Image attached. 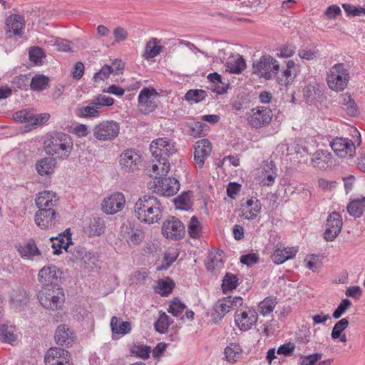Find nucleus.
<instances>
[{"mask_svg": "<svg viewBox=\"0 0 365 365\" xmlns=\"http://www.w3.org/2000/svg\"><path fill=\"white\" fill-rule=\"evenodd\" d=\"M134 213L142 222L154 224L163 217V208L160 200L153 195H143L135 204Z\"/></svg>", "mask_w": 365, "mask_h": 365, "instance_id": "obj_1", "label": "nucleus"}, {"mask_svg": "<svg viewBox=\"0 0 365 365\" xmlns=\"http://www.w3.org/2000/svg\"><path fill=\"white\" fill-rule=\"evenodd\" d=\"M350 79L349 71L344 63H336L327 73V81L329 87L335 91H341Z\"/></svg>", "mask_w": 365, "mask_h": 365, "instance_id": "obj_2", "label": "nucleus"}, {"mask_svg": "<svg viewBox=\"0 0 365 365\" xmlns=\"http://www.w3.org/2000/svg\"><path fill=\"white\" fill-rule=\"evenodd\" d=\"M38 299L44 308L55 310L63 305L64 294L63 289L58 287H42L38 293Z\"/></svg>", "mask_w": 365, "mask_h": 365, "instance_id": "obj_3", "label": "nucleus"}, {"mask_svg": "<svg viewBox=\"0 0 365 365\" xmlns=\"http://www.w3.org/2000/svg\"><path fill=\"white\" fill-rule=\"evenodd\" d=\"M253 73L267 80L277 76L279 71V63L270 55L262 56L252 64Z\"/></svg>", "mask_w": 365, "mask_h": 365, "instance_id": "obj_4", "label": "nucleus"}, {"mask_svg": "<svg viewBox=\"0 0 365 365\" xmlns=\"http://www.w3.org/2000/svg\"><path fill=\"white\" fill-rule=\"evenodd\" d=\"M47 148L50 153L53 152L61 157L67 158L73 148L71 137L64 133H54L48 140Z\"/></svg>", "mask_w": 365, "mask_h": 365, "instance_id": "obj_5", "label": "nucleus"}, {"mask_svg": "<svg viewBox=\"0 0 365 365\" xmlns=\"http://www.w3.org/2000/svg\"><path fill=\"white\" fill-rule=\"evenodd\" d=\"M120 132V125L114 120H105L96 125L93 128L95 138L101 141L112 140Z\"/></svg>", "mask_w": 365, "mask_h": 365, "instance_id": "obj_6", "label": "nucleus"}, {"mask_svg": "<svg viewBox=\"0 0 365 365\" xmlns=\"http://www.w3.org/2000/svg\"><path fill=\"white\" fill-rule=\"evenodd\" d=\"M162 234L168 239H181L185 234V226L178 218L170 216L163 223Z\"/></svg>", "mask_w": 365, "mask_h": 365, "instance_id": "obj_7", "label": "nucleus"}, {"mask_svg": "<svg viewBox=\"0 0 365 365\" xmlns=\"http://www.w3.org/2000/svg\"><path fill=\"white\" fill-rule=\"evenodd\" d=\"M272 116V111L269 108L258 106L250 110L247 120L251 127L259 128L269 124Z\"/></svg>", "mask_w": 365, "mask_h": 365, "instance_id": "obj_8", "label": "nucleus"}, {"mask_svg": "<svg viewBox=\"0 0 365 365\" xmlns=\"http://www.w3.org/2000/svg\"><path fill=\"white\" fill-rule=\"evenodd\" d=\"M34 221L41 229H52L59 224L60 215L54 209H41L35 213Z\"/></svg>", "mask_w": 365, "mask_h": 365, "instance_id": "obj_9", "label": "nucleus"}, {"mask_svg": "<svg viewBox=\"0 0 365 365\" xmlns=\"http://www.w3.org/2000/svg\"><path fill=\"white\" fill-rule=\"evenodd\" d=\"M141 156L133 150H126L120 156V169L125 173H135L140 170Z\"/></svg>", "mask_w": 365, "mask_h": 365, "instance_id": "obj_10", "label": "nucleus"}, {"mask_svg": "<svg viewBox=\"0 0 365 365\" xmlns=\"http://www.w3.org/2000/svg\"><path fill=\"white\" fill-rule=\"evenodd\" d=\"M60 270L55 265L43 267L38 274V279L42 287H56L60 282Z\"/></svg>", "mask_w": 365, "mask_h": 365, "instance_id": "obj_11", "label": "nucleus"}, {"mask_svg": "<svg viewBox=\"0 0 365 365\" xmlns=\"http://www.w3.org/2000/svg\"><path fill=\"white\" fill-rule=\"evenodd\" d=\"M156 91L153 88H144L138 96V107L141 113L148 114L157 108Z\"/></svg>", "mask_w": 365, "mask_h": 365, "instance_id": "obj_12", "label": "nucleus"}, {"mask_svg": "<svg viewBox=\"0 0 365 365\" xmlns=\"http://www.w3.org/2000/svg\"><path fill=\"white\" fill-rule=\"evenodd\" d=\"M121 236L125 239L128 245H139L145 237V233L141 225L135 226L132 223L123 224L121 227Z\"/></svg>", "mask_w": 365, "mask_h": 365, "instance_id": "obj_13", "label": "nucleus"}, {"mask_svg": "<svg viewBox=\"0 0 365 365\" xmlns=\"http://www.w3.org/2000/svg\"><path fill=\"white\" fill-rule=\"evenodd\" d=\"M125 199L121 192H114L103 200L102 210L108 215H113L121 211L125 206Z\"/></svg>", "mask_w": 365, "mask_h": 365, "instance_id": "obj_14", "label": "nucleus"}, {"mask_svg": "<svg viewBox=\"0 0 365 365\" xmlns=\"http://www.w3.org/2000/svg\"><path fill=\"white\" fill-rule=\"evenodd\" d=\"M342 218L336 212H332L327 217L326 230L324 233L326 241H333L340 233Z\"/></svg>", "mask_w": 365, "mask_h": 365, "instance_id": "obj_15", "label": "nucleus"}, {"mask_svg": "<svg viewBox=\"0 0 365 365\" xmlns=\"http://www.w3.org/2000/svg\"><path fill=\"white\" fill-rule=\"evenodd\" d=\"M24 27V19L19 14H11L6 19L5 31L10 38L14 35L22 37Z\"/></svg>", "mask_w": 365, "mask_h": 365, "instance_id": "obj_16", "label": "nucleus"}, {"mask_svg": "<svg viewBox=\"0 0 365 365\" xmlns=\"http://www.w3.org/2000/svg\"><path fill=\"white\" fill-rule=\"evenodd\" d=\"M69 352L60 347L51 348L44 357L46 365H68Z\"/></svg>", "mask_w": 365, "mask_h": 365, "instance_id": "obj_17", "label": "nucleus"}, {"mask_svg": "<svg viewBox=\"0 0 365 365\" xmlns=\"http://www.w3.org/2000/svg\"><path fill=\"white\" fill-rule=\"evenodd\" d=\"M180 188L178 180L174 178H159L155 183V192L164 196H173Z\"/></svg>", "mask_w": 365, "mask_h": 365, "instance_id": "obj_18", "label": "nucleus"}, {"mask_svg": "<svg viewBox=\"0 0 365 365\" xmlns=\"http://www.w3.org/2000/svg\"><path fill=\"white\" fill-rule=\"evenodd\" d=\"M331 147L340 158L353 157L355 154V146L351 140L336 138L333 140Z\"/></svg>", "mask_w": 365, "mask_h": 365, "instance_id": "obj_19", "label": "nucleus"}, {"mask_svg": "<svg viewBox=\"0 0 365 365\" xmlns=\"http://www.w3.org/2000/svg\"><path fill=\"white\" fill-rule=\"evenodd\" d=\"M235 321L241 330H249L257 322V313L254 309L240 310L235 314Z\"/></svg>", "mask_w": 365, "mask_h": 365, "instance_id": "obj_20", "label": "nucleus"}, {"mask_svg": "<svg viewBox=\"0 0 365 365\" xmlns=\"http://www.w3.org/2000/svg\"><path fill=\"white\" fill-rule=\"evenodd\" d=\"M212 151V145L207 139L198 140L195 145L194 161L195 165L201 168L205 159L210 156Z\"/></svg>", "mask_w": 365, "mask_h": 365, "instance_id": "obj_21", "label": "nucleus"}, {"mask_svg": "<svg viewBox=\"0 0 365 365\" xmlns=\"http://www.w3.org/2000/svg\"><path fill=\"white\" fill-rule=\"evenodd\" d=\"M56 194L50 191H43L36 197L35 202L38 210L54 209L57 205V200L54 199Z\"/></svg>", "mask_w": 365, "mask_h": 365, "instance_id": "obj_22", "label": "nucleus"}, {"mask_svg": "<svg viewBox=\"0 0 365 365\" xmlns=\"http://www.w3.org/2000/svg\"><path fill=\"white\" fill-rule=\"evenodd\" d=\"M225 66L227 71L232 73H240L246 68V63L239 53H236L228 57Z\"/></svg>", "mask_w": 365, "mask_h": 365, "instance_id": "obj_23", "label": "nucleus"}, {"mask_svg": "<svg viewBox=\"0 0 365 365\" xmlns=\"http://www.w3.org/2000/svg\"><path fill=\"white\" fill-rule=\"evenodd\" d=\"M322 95V86L315 81L309 82L303 88V96L307 103H313Z\"/></svg>", "mask_w": 365, "mask_h": 365, "instance_id": "obj_24", "label": "nucleus"}, {"mask_svg": "<svg viewBox=\"0 0 365 365\" xmlns=\"http://www.w3.org/2000/svg\"><path fill=\"white\" fill-rule=\"evenodd\" d=\"M55 341L61 346H70L72 344L73 334L65 324L58 326L55 332Z\"/></svg>", "mask_w": 365, "mask_h": 365, "instance_id": "obj_25", "label": "nucleus"}, {"mask_svg": "<svg viewBox=\"0 0 365 365\" xmlns=\"http://www.w3.org/2000/svg\"><path fill=\"white\" fill-rule=\"evenodd\" d=\"M67 242L66 243L65 250L66 252H69L72 255V260H81L86 262L87 259L90 257L87 256V252L85 248L81 246L73 247L71 242V238L68 236L66 237Z\"/></svg>", "mask_w": 365, "mask_h": 365, "instance_id": "obj_26", "label": "nucleus"}, {"mask_svg": "<svg viewBox=\"0 0 365 365\" xmlns=\"http://www.w3.org/2000/svg\"><path fill=\"white\" fill-rule=\"evenodd\" d=\"M297 252V250L295 247L290 248H280L278 247L275 250L272 255V259L276 264H280L284 263L285 261L291 259L295 256Z\"/></svg>", "mask_w": 365, "mask_h": 365, "instance_id": "obj_27", "label": "nucleus"}, {"mask_svg": "<svg viewBox=\"0 0 365 365\" xmlns=\"http://www.w3.org/2000/svg\"><path fill=\"white\" fill-rule=\"evenodd\" d=\"M56 166V160L53 158L47 157L41 159L36 164V169L41 175H48L54 172Z\"/></svg>", "mask_w": 365, "mask_h": 365, "instance_id": "obj_28", "label": "nucleus"}, {"mask_svg": "<svg viewBox=\"0 0 365 365\" xmlns=\"http://www.w3.org/2000/svg\"><path fill=\"white\" fill-rule=\"evenodd\" d=\"M297 76V64L292 60L287 62L286 68L282 72L284 79H280L279 83L287 86L291 85Z\"/></svg>", "mask_w": 365, "mask_h": 365, "instance_id": "obj_29", "label": "nucleus"}, {"mask_svg": "<svg viewBox=\"0 0 365 365\" xmlns=\"http://www.w3.org/2000/svg\"><path fill=\"white\" fill-rule=\"evenodd\" d=\"M106 228L104 221L99 217L91 219L88 226L86 228V232L89 236H99L104 232Z\"/></svg>", "mask_w": 365, "mask_h": 365, "instance_id": "obj_30", "label": "nucleus"}, {"mask_svg": "<svg viewBox=\"0 0 365 365\" xmlns=\"http://www.w3.org/2000/svg\"><path fill=\"white\" fill-rule=\"evenodd\" d=\"M347 212L350 215L356 218L360 217L365 211V197L350 202L347 207Z\"/></svg>", "mask_w": 365, "mask_h": 365, "instance_id": "obj_31", "label": "nucleus"}, {"mask_svg": "<svg viewBox=\"0 0 365 365\" xmlns=\"http://www.w3.org/2000/svg\"><path fill=\"white\" fill-rule=\"evenodd\" d=\"M230 312V309L226 304L221 300H219L213 306L211 317L215 324L219 323L223 317Z\"/></svg>", "mask_w": 365, "mask_h": 365, "instance_id": "obj_32", "label": "nucleus"}, {"mask_svg": "<svg viewBox=\"0 0 365 365\" xmlns=\"http://www.w3.org/2000/svg\"><path fill=\"white\" fill-rule=\"evenodd\" d=\"M110 328L113 333L126 334L130 331V324L128 322L119 323V319L114 316L110 320Z\"/></svg>", "mask_w": 365, "mask_h": 365, "instance_id": "obj_33", "label": "nucleus"}, {"mask_svg": "<svg viewBox=\"0 0 365 365\" xmlns=\"http://www.w3.org/2000/svg\"><path fill=\"white\" fill-rule=\"evenodd\" d=\"M21 256L24 258H30L41 254L34 240H29L26 245L19 249Z\"/></svg>", "mask_w": 365, "mask_h": 365, "instance_id": "obj_34", "label": "nucleus"}, {"mask_svg": "<svg viewBox=\"0 0 365 365\" xmlns=\"http://www.w3.org/2000/svg\"><path fill=\"white\" fill-rule=\"evenodd\" d=\"M174 287L175 283L170 278L160 279L158 282L156 292L161 296H168L172 292Z\"/></svg>", "mask_w": 365, "mask_h": 365, "instance_id": "obj_35", "label": "nucleus"}, {"mask_svg": "<svg viewBox=\"0 0 365 365\" xmlns=\"http://www.w3.org/2000/svg\"><path fill=\"white\" fill-rule=\"evenodd\" d=\"M225 355L229 362H236L242 356L241 349L237 344L227 346L225 349Z\"/></svg>", "mask_w": 365, "mask_h": 365, "instance_id": "obj_36", "label": "nucleus"}, {"mask_svg": "<svg viewBox=\"0 0 365 365\" xmlns=\"http://www.w3.org/2000/svg\"><path fill=\"white\" fill-rule=\"evenodd\" d=\"M238 284V278L237 276L232 273H227L224 277L222 288L225 293L227 291H231L237 287Z\"/></svg>", "mask_w": 365, "mask_h": 365, "instance_id": "obj_37", "label": "nucleus"}, {"mask_svg": "<svg viewBox=\"0 0 365 365\" xmlns=\"http://www.w3.org/2000/svg\"><path fill=\"white\" fill-rule=\"evenodd\" d=\"M261 210V203L258 200H255V205L249 208H242L240 216L247 220L255 219Z\"/></svg>", "mask_w": 365, "mask_h": 365, "instance_id": "obj_38", "label": "nucleus"}, {"mask_svg": "<svg viewBox=\"0 0 365 365\" xmlns=\"http://www.w3.org/2000/svg\"><path fill=\"white\" fill-rule=\"evenodd\" d=\"M172 323L173 321L170 317L163 312L160 315L158 321L155 323V330L160 333H165Z\"/></svg>", "mask_w": 365, "mask_h": 365, "instance_id": "obj_39", "label": "nucleus"}, {"mask_svg": "<svg viewBox=\"0 0 365 365\" xmlns=\"http://www.w3.org/2000/svg\"><path fill=\"white\" fill-rule=\"evenodd\" d=\"M276 304L277 302L275 299L267 297L259 303L258 307L259 312L261 314L265 316L274 310Z\"/></svg>", "mask_w": 365, "mask_h": 365, "instance_id": "obj_40", "label": "nucleus"}, {"mask_svg": "<svg viewBox=\"0 0 365 365\" xmlns=\"http://www.w3.org/2000/svg\"><path fill=\"white\" fill-rule=\"evenodd\" d=\"M169 140L166 138H158L152 142L150 145V150L152 152V155L158 158L159 155H160V153L169 143Z\"/></svg>", "mask_w": 365, "mask_h": 365, "instance_id": "obj_41", "label": "nucleus"}, {"mask_svg": "<svg viewBox=\"0 0 365 365\" xmlns=\"http://www.w3.org/2000/svg\"><path fill=\"white\" fill-rule=\"evenodd\" d=\"M202 230L200 222H199L197 217L193 216L191 217L188 224L187 231L189 235L192 238H198L200 237Z\"/></svg>", "mask_w": 365, "mask_h": 365, "instance_id": "obj_42", "label": "nucleus"}, {"mask_svg": "<svg viewBox=\"0 0 365 365\" xmlns=\"http://www.w3.org/2000/svg\"><path fill=\"white\" fill-rule=\"evenodd\" d=\"M48 78L43 75H36L31 82V88L34 91H41L46 88Z\"/></svg>", "mask_w": 365, "mask_h": 365, "instance_id": "obj_43", "label": "nucleus"}, {"mask_svg": "<svg viewBox=\"0 0 365 365\" xmlns=\"http://www.w3.org/2000/svg\"><path fill=\"white\" fill-rule=\"evenodd\" d=\"M98 109L99 107L91 103V106L78 108L76 111V115L83 118L96 117L98 115Z\"/></svg>", "mask_w": 365, "mask_h": 365, "instance_id": "obj_44", "label": "nucleus"}, {"mask_svg": "<svg viewBox=\"0 0 365 365\" xmlns=\"http://www.w3.org/2000/svg\"><path fill=\"white\" fill-rule=\"evenodd\" d=\"M349 321L346 318H343L337 322L331 331V338L333 339H337L340 336V334H342L343 331L348 327Z\"/></svg>", "mask_w": 365, "mask_h": 365, "instance_id": "obj_45", "label": "nucleus"}, {"mask_svg": "<svg viewBox=\"0 0 365 365\" xmlns=\"http://www.w3.org/2000/svg\"><path fill=\"white\" fill-rule=\"evenodd\" d=\"M207 96L204 90H189L185 95L186 101H192L195 103L200 102L205 98Z\"/></svg>", "mask_w": 365, "mask_h": 365, "instance_id": "obj_46", "label": "nucleus"}, {"mask_svg": "<svg viewBox=\"0 0 365 365\" xmlns=\"http://www.w3.org/2000/svg\"><path fill=\"white\" fill-rule=\"evenodd\" d=\"M162 49L161 46L156 44V38L150 41L146 44L145 55L148 58H152L158 55Z\"/></svg>", "mask_w": 365, "mask_h": 365, "instance_id": "obj_47", "label": "nucleus"}, {"mask_svg": "<svg viewBox=\"0 0 365 365\" xmlns=\"http://www.w3.org/2000/svg\"><path fill=\"white\" fill-rule=\"evenodd\" d=\"M267 0H245L240 3L242 7H248L252 11H257L263 10L265 7Z\"/></svg>", "mask_w": 365, "mask_h": 365, "instance_id": "obj_48", "label": "nucleus"}, {"mask_svg": "<svg viewBox=\"0 0 365 365\" xmlns=\"http://www.w3.org/2000/svg\"><path fill=\"white\" fill-rule=\"evenodd\" d=\"M186 306L178 298H175L169 306L168 312L175 317H179Z\"/></svg>", "mask_w": 365, "mask_h": 365, "instance_id": "obj_49", "label": "nucleus"}, {"mask_svg": "<svg viewBox=\"0 0 365 365\" xmlns=\"http://www.w3.org/2000/svg\"><path fill=\"white\" fill-rule=\"evenodd\" d=\"M131 352L143 359H147L150 356V347L143 345H133Z\"/></svg>", "mask_w": 365, "mask_h": 365, "instance_id": "obj_50", "label": "nucleus"}, {"mask_svg": "<svg viewBox=\"0 0 365 365\" xmlns=\"http://www.w3.org/2000/svg\"><path fill=\"white\" fill-rule=\"evenodd\" d=\"M50 240L52 242V247L53 249V254L54 255H58L61 253V248L65 250L66 247V242L64 240V236H59L58 237H51Z\"/></svg>", "mask_w": 365, "mask_h": 365, "instance_id": "obj_51", "label": "nucleus"}, {"mask_svg": "<svg viewBox=\"0 0 365 365\" xmlns=\"http://www.w3.org/2000/svg\"><path fill=\"white\" fill-rule=\"evenodd\" d=\"M33 113L26 110L17 111L13 114L14 119L19 123H27L29 125H31V120Z\"/></svg>", "mask_w": 365, "mask_h": 365, "instance_id": "obj_52", "label": "nucleus"}, {"mask_svg": "<svg viewBox=\"0 0 365 365\" xmlns=\"http://www.w3.org/2000/svg\"><path fill=\"white\" fill-rule=\"evenodd\" d=\"M45 57L44 52L42 48L36 46L31 48L29 51V59L35 64L41 63V60Z\"/></svg>", "mask_w": 365, "mask_h": 365, "instance_id": "obj_53", "label": "nucleus"}, {"mask_svg": "<svg viewBox=\"0 0 365 365\" xmlns=\"http://www.w3.org/2000/svg\"><path fill=\"white\" fill-rule=\"evenodd\" d=\"M175 204L179 209L187 210L190 207V194L183 192L175 198Z\"/></svg>", "mask_w": 365, "mask_h": 365, "instance_id": "obj_54", "label": "nucleus"}, {"mask_svg": "<svg viewBox=\"0 0 365 365\" xmlns=\"http://www.w3.org/2000/svg\"><path fill=\"white\" fill-rule=\"evenodd\" d=\"M222 266V259L215 255L210 256L206 262V267L208 271L215 272Z\"/></svg>", "mask_w": 365, "mask_h": 365, "instance_id": "obj_55", "label": "nucleus"}, {"mask_svg": "<svg viewBox=\"0 0 365 365\" xmlns=\"http://www.w3.org/2000/svg\"><path fill=\"white\" fill-rule=\"evenodd\" d=\"M351 302L348 299H344L341 301L337 308L333 312V317L334 319L340 318L342 314L351 307Z\"/></svg>", "mask_w": 365, "mask_h": 365, "instance_id": "obj_56", "label": "nucleus"}, {"mask_svg": "<svg viewBox=\"0 0 365 365\" xmlns=\"http://www.w3.org/2000/svg\"><path fill=\"white\" fill-rule=\"evenodd\" d=\"M49 118L50 115L46 113H40L38 115H35L33 113L30 126L34 128L37 125H41L46 123L49 120Z\"/></svg>", "mask_w": 365, "mask_h": 365, "instance_id": "obj_57", "label": "nucleus"}, {"mask_svg": "<svg viewBox=\"0 0 365 365\" xmlns=\"http://www.w3.org/2000/svg\"><path fill=\"white\" fill-rule=\"evenodd\" d=\"M322 354L315 353L311 355L302 356L299 365H314L317 361L322 359Z\"/></svg>", "mask_w": 365, "mask_h": 365, "instance_id": "obj_58", "label": "nucleus"}, {"mask_svg": "<svg viewBox=\"0 0 365 365\" xmlns=\"http://www.w3.org/2000/svg\"><path fill=\"white\" fill-rule=\"evenodd\" d=\"M342 7L348 15L356 16H360L361 14H365V9L361 7H356L348 4H344Z\"/></svg>", "mask_w": 365, "mask_h": 365, "instance_id": "obj_59", "label": "nucleus"}, {"mask_svg": "<svg viewBox=\"0 0 365 365\" xmlns=\"http://www.w3.org/2000/svg\"><path fill=\"white\" fill-rule=\"evenodd\" d=\"M113 103L114 100L112 98L106 96H99L93 100L92 104L96 105V106L100 108L101 106H110L113 105Z\"/></svg>", "mask_w": 365, "mask_h": 365, "instance_id": "obj_60", "label": "nucleus"}, {"mask_svg": "<svg viewBox=\"0 0 365 365\" xmlns=\"http://www.w3.org/2000/svg\"><path fill=\"white\" fill-rule=\"evenodd\" d=\"M110 73H113L112 68L108 65H104L98 73H95L93 79L95 81L98 80L103 81L107 79Z\"/></svg>", "mask_w": 365, "mask_h": 365, "instance_id": "obj_61", "label": "nucleus"}, {"mask_svg": "<svg viewBox=\"0 0 365 365\" xmlns=\"http://www.w3.org/2000/svg\"><path fill=\"white\" fill-rule=\"evenodd\" d=\"M296 47L291 44L283 45L279 49V53L277 55L282 58H289L292 56L295 53Z\"/></svg>", "mask_w": 365, "mask_h": 365, "instance_id": "obj_62", "label": "nucleus"}, {"mask_svg": "<svg viewBox=\"0 0 365 365\" xmlns=\"http://www.w3.org/2000/svg\"><path fill=\"white\" fill-rule=\"evenodd\" d=\"M317 255H312L305 259L307 267L313 272H317L320 267V263L317 262Z\"/></svg>", "mask_w": 365, "mask_h": 365, "instance_id": "obj_63", "label": "nucleus"}, {"mask_svg": "<svg viewBox=\"0 0 365 365\" xmlns=\"http://www.w3.org/2000/svg\"><path fill=\"white\" fill-rule=\"evenodd\" d=\"M341 13V11L339 6L331 5L326 9L324 15L328 19H334L337 16L340 15Z\"/></svg>", "mask_w": 365, "mask_h": 365, "instance_id": "obj_64", "label": "nucleus"}]
</instances>
